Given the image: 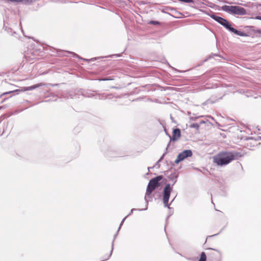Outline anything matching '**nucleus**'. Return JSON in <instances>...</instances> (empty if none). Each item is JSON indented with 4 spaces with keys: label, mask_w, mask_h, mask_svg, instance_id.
<instances>
[{
    "label": "nucleus",
    "mask_w": 261,
    "mask_h": 261,
    "mask_svg": "<svg viewBox=\"0 0 261 261\" xmlns=\"http://www.w3.org/2000/svg\"><path fill=\"white\" fill-rule=\"evenodd\" d=\"M236 158L234 154L231 152H220L213 157V161L218 166L228 164Z\"/></svg>",
    "instance_id": "1"
},
{
    "label": "nucleus",
    "mask_w": 261,
    "mask_h": 261,
    "mask_svg": "<svg viewBox=\"0 0 261 261\" xmlns=\"http://www.w3.org/2000/svg\"><path fill=\"white\" fill-rule=\"evenodd\" d=\"M212 17L231 32L234 33V34L240 36H244L246 35L243 32L238 31L236 29L232 28L231 27V24L226 19L215 15H212Z\"/></svg>",
    "instance_id": "2"
},
{
    "label": "nucleus",
    "mask_w": 261,
    "mask_h": 261,
    "mask_svg": "<svg viewBox=\"0 0 261 261\" xmlns=\"http://www.w3.org/2000/svg\"><path fill=\"white\" fill-rule=\"evenodd\" d=\"M222 10L233 14L243 15L246 14V10L240 6L224 5L222 7Z\"/></svg>",
    "instance_id": "3"
},
{
    "label": "nucleus",
    "mask_w": 261,
    "mask_h": 261,
    "mask_svg": "<svg viewBox=\"0 0 261 261\" xmlns=\"http://www.w3.org/2000/svg\"><path fill=\"white\" fill-rule=\"evenodd\" d=\"M163 178V176L159 175L150 179L146 189V194L150 195L156 188L160 187V184L159 182Z\"/></svg>",
    "instance_id": "4"
},
{
    "label": "nucleus",
    "mask_w": 261,
    "mask_h": 261,
    "mask_svg": "<svg viewBox=\"0 0 261 261\" xmlns=\"http://www.w3.org/2000/svg\"><path fill=\"white\" fill-rule=\"evenodd\" d=\"M171 191L172 188L170 187V185L169 184L166 185L164 189V194L163 199V202L165 206L168 205V203Z\"/></svg>",
    "instance_id": "5"
},
{
    "label": "nucleus",
    "mask_w": 261,
    "mask_h": 261,
    "mask_svg": "<svg viewBox=\"0 0 261 261\" xmlns=\"http://www.w3.org/2000/svg\"><path fill=\"white\" fill-rule=\"evenodd\" d=\"M192 155V152L190 150H186L178 154L177 159L175 161L176 164L179 163L180 162L183 161L187 157H190Z\"/></svg>",
    "instance_id": "6"
},
{
    "label": "nucleus",
    "mask_w": 261,
    "mask_h": 261,
    "mask_svg": "<svg viewBox=\"0 0 261 261\" xmlns=\"http://www.w3.org/2000/svg\"><path fill=\"white\" fill-rule=\"evenodd\" d=\"M45 85H46V84L45 83H38L37 84H36V85H33L31 86L22 87V88H21V89L20 90H15V91L23 92V91H26L33 90L37 88H38V87H40L41 86H44Z\"/></svg>",
    "instance_id": "7"
},
{
    "label": "nucleus",
    "mask_w": 261,
    "mask_h": 261,
    "mask_svg": "<svg viewBox=\"0 0 261 261\" xmlns=\"http://www.w3.org/2000/svg\"><path fill=\"white\" fill-rule=\"evenodd\" d=\"M112 252V248H110L107 251L106 250H102L100 252V255L101 256V258L102 260H107L111 255Z\"/></svg>",
    "instance_id": "8"
},
{
    "label": "nucleus",
    "mask_w": 261,
    "mask_h": 261,
    "mask_svg": "<svg viewBox=\"0 0 261 261\" xmlns=\"http://www.w3.org/2000/svg\"><path fill=\"white\" fill-rule=\"evenodd\" d=\"M256 143V141L252 139H247L245 143V146L251 149L252 147H254Z\"/></svg>",
    "instance_id": "9"
},
{
    "label": "nucleus",
    "mask_w": 261,
    "mask_h": 261,
    "mask_svg": "<svg viewBox=\"0 0 261 261\" xmlns=\"http://www.w3.org/2000/svg\"><path fill=\"white\" fill-rule=\"evenodd\" d=\"M180 137V130L179 128L174 129L172 133V140H177Z\"/></svg>",
    "instance_id": "10"
},
{
    "label": "nucleus",
    "mask_w": 261,
    "mask_h": 261,
    "mask_svg": "<svg viewBox=\"0 0 261 261\" xmlns=\"http://www.w3.org/2000/svg\"><path fill=\"white\" fill-rule=\"evenodd\" d=\"M206 256L205 252H202L200 254V257L198 261H206Z\"/></svg>",
    "instance_id": "11"
},
{
    "label": "nucleus",
    "mask_w": 261,
    "mask_h": 261,
    "mask_svg": "<svg viewBox=\"0 0 261 261\" xmlns=\"http://www.w3.org/2000/svg\"><path fill=\"white\" fill-rule=\"evenodd\" d=\"M150 23L151 24H158L159 22L158 21H151Z\"/></svg>",
    "instance_id": "12"
},
{
    "label": "nucleus",
    "mask_w": 261,
    "mask_h": 261,
    "mask_svg": "<svg viewBox=\"0 0 261 261\" xmlns=\"http://www.w3.org/2000/svg\"><path fill=\"white\" fill-rule=\"evenodd\" d=\"M113 79L108 78V79H102L100 80V81H108V80H113Z\"/></svg>",
    "instance_id": "13"
},
{
    "label": "nucleus",
    "mask_w": 261,
    "mask_h": 261,
    "mask_svg": "<svg viewBox=\"0 0 261 261\" xmlns=\"http://www.w3.org/2000/svg\"><path fill=\"white\" fill-rule=\"evenodd\" d=\"M214 250L216 251V250ZM216 252L219 254V256L221 257L222 255V252L220 251H217V250H216Z\"/></svg>",
    "instance_id": "14"
},
{
    "label": "nucleus",
    "mask_w": 261,
    "mask_h": 261,
    "mask_svg": "<svg viewBox=\"0 0 261 261\" xmlns=\"http://www.w3.org/2000/svg\"><path fill=\"white\" fill-rule=\"evenodd\" d=\"M193 126L194 127H196V126H198V125H197V124H196V125H195V124H193Z\"/></svg>",
    "instance_id": "15"
},
{
    "label": "nucleus",
    "mask_w": 261,
    "mask_h": 261,
    "mask_svg": "<svg viewBox=\"0 0 261 261\" xmlns=\"http://www.w3.org/2000/svg\"><path fill=\"white\" fill-rule=\"evenodd\" d=\"M193 126L194 127H196V126H198V125H197V124H196V125H195V124H193Z\"/></svg>",
    "instance_id": "16"
}]
</instances>
